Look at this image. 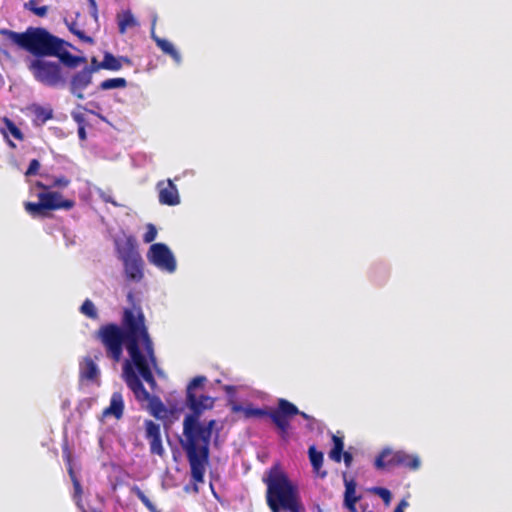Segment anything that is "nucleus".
<instances>
[{
	"label": "nucleus",
	"mask_w": 512,
	"mask_h": 512,
	"mask_svg": "<svg viewBox=\"0 0 512 512\" xmlns=\"http://www.w3.org/2000/svg\"><path fill=\"white\" fill-rule=\"evenodd\" d=\"M0 34L35 56L28 63V70L36 81L48 87H63L66 84L61 64L76 68L87 61L85 57L71 54L67 47L72 45L45 28L28 27L21 33L1 29Z\"/></svg>",
	"instance_id": "nucleus-1"
},
{
	"label": "nucleus",
	"mask_w": 512,
	"mask_h": 512,
	"mask_svg": "<svg viewBox=\"0 0 512 512\" xmlns=\"http://www.w3.org/2000/svg\"><path fill=\"white\" fill-rule=\"evenodd\" d=\"M96 338L105 348L107 357L114 362L120 361L125 345L141 377L151 386L156 384L149 362L155 366L157 359L141 308H125L121 326L115 323L102 325L96 331Z\"/></svg>",
	"instance_id": "nucleus-2"
},
{
	"label": "nucleus",
	"mask_w": 512,
	"mask_h": 512,
	"mask_svg": "<svg viewBox=\"0 0 512 512\" xmlns=\"http://www.w3.org/2000/svg\"><path fill=\"white\" fill-rule=\"evenodd\" d=\"M206 381L205 376L194 377L187 386L186 405L192 411L183 420L184 439L180 440L181 447L189 461L191 477L195 483L204 481L205 467L209 461L210 440L215 420H210L206 425L199 423V418L205 410L211 409L214 399L200 395L196 396L194 389L200 387Z\"/></svg>",
	"instance_id": "nucleus-3"
},
{
	"label": "nucleus",
	"mask_w": 512,
	"mask_h": 512,
	"mask_svg": "<svg viewBox=\"0 0 512 512\" xmlns=\"http://www.w3.org/2000/svg\"><path fill=\"white\" fill-rule=\"evenodd\" d=\"M265 482L267 484L266 500L272 512H280V510L289 512L305 511L297 487L292 484L284 472L271 469Z\"/></svg>",
	"instance_id": "nucleus-4"
},
{
	"label": "nucleus",
	"mask_w": 512,
	"mask_h": 512,
	"mask_svg": "<svg viewBox=\"0 0 512 512\" xmlns=\"http://www.w3.org/2000/svg\"><path fill=\"white\" fill-rule=\"evenodd\" d=\"M232 410L234 412H242L244 417L247 419L269 417L279 430L280 436L283 440L288 439L290 419L298 413V407L284 398H279L277 401V407L270 411L265 408L253 407L251 404L245 407L241 405H234Z\"/></svg>",
	"instance_id": "nucleus-5"
},
{
	"label": "nucleus",
	"mask_w": 512,
	"mask_h": 512,
	"mask_svg": "<svg viewBox=\"0 0 512 512\" xmlns=\"http://www.w3.org/2000/svg\"><path fill=\"white\" fill-rule=\"evenodd\" d=\"M124 378L127 386L133 392L139 402H148L150 413L156 418H162L166 414V407L158 396H152L144 387L142 381L135 373L131 363L126 361L124 365Z\"/></svg>",
	"instance_id": "nucleus-6"
},
{
	"label": "nucleus",
	"mask_w": 512,
	"mask_h": 512,
	"mask_svg": "<svg viewBox=\"0 0 512 512\" xmlns=\"http://www.w3.org/2000/svg\"><path fill=\"white\" fill-rule=\"evenodd\" d=\"M117 251L123 262L126 278L140 282L144 276V263L138 251L136 239L133 236L127 237L122 244L117 245Z\"/></svg>",
	"instance_id": "nucleus-7"
},
{
	"label": "nucleus",
	"mask_w": 512,
	"mask_h": 512,
	"mask_svg": "<svg viewBox=\"0 0 512 512\" xmlns=\"http://www.w3.org/2000/svg\"><path fill=\"white\" fill-rule=\"evenodd\" d=\"M39 202H25V211L32 217L45 216L46 211L59 209L70 210L75 206V201L63 199L62 194L56 191L41 192L38 194Z\"/></svg>",
	"instance_id": "nucleus-8"
},
{
	"label": "nucleus",
	"mask_w": 512,
	"mask_h": 512,
	"mask_svg": "<svg viewBox=\"0 0 512 512\" xmlns=\"http://www.w3.org/2000/svg\"><path fill=\"white\" fill-rule=\"evenodd\" d=\"M149 262L157 268L173 273L176 270V260L168 246L164 243L152 244L147 253Z\"/></svg>",
	"instance_id": "nucleus-9"
},
{
	"label": "nucleus",
	"mask_w": 512,
	"mask_h": 512,
	"mask_svg": "<svg viewBox=\"0 0 512 512\" xmlns=\"http://www.w3.org/2000/svg\"><path fill=\"white\" fill-rule=\"evenodd\" d=\"M95 68H83L74 73L69 82V90L76 98L84 99V90L92 83Z\"/></svg>",
	"instance_id": "nucleus-10"
},
{
	"label": "nucleus",
	"mask_w": 512,
	"mask_h": 512,
	"mask_svg": "<svg viewBox=\"0 0 512 512\" xmlns=\"http://www.w3.org/2000/svg\"><path fill=\"white\" fill-rule=\"evenodd\" d=\"M159 203L166 206H176L180 203L177 186L171 179L161 180L156 184Z\"/></svg>",
	"instance_id": "nucleus-11"
},
{
	"label": "nucleus",
	"mask_w": 512,
	"mask_h": 512,
	"mask_svg": "<svg viewBox=\"0 0 512 512\" xmlns=\"http://www.w3.org/2000/svg\"><path fill=\"white\" fill-rule=\"evenodd\" d=\"M145 426V438L148 440L150 445V452L153 455L163 456L165 453L162 445L161 428L160 425L152 420H146Z\"/></svg>",
	"instance_id": "nucleus-12"
},
{
	"label": "nucleus",
	"mask_w": 512,
	"mask_h": 512,
	"mask_svg": "<svg viewBox=\"0 0 512 512\" xmlns=\"http://www.w3.org/2000/svg\"><path fill=\"white\" fill-rule=\"evenodd\" d=\"M398 451L391 449H383L381 453L376 457L374 466L377 470H391L395 467H399L398 463Z\"/></svg>",
	"instance_id": "nucleus-13"
},
{
	"label": "nucleus",
	"mask_w": 512,
	"mask_h": 512,
	"mask_svg": "<svg viewBox=\"0 0 512 512\" xmlns=\"http://www.w3.org/2000/svg\"><path fill=\"white\" fill-rule=\"evenodd\" d=\"M27 110L33 116V124L35 126H42L54 116L53 109L50 106H42L39 104H31Z\"/></svg>",
	"instance_id": "nucleus-14"
},
{
	"label": "nucleus",
	"mask_w": 512,
	"mask_h": 512,
	"mask_svg": "<svg viewBox=\"0 0 512 512\" xmlns=\"http://www.w3.org/2000/svg\"><path fill=\"white\" fill-rule=\"evenodd\" d=\"M124 63L130 65L131 60L127 57H116L110 52H105L103 60L99 63L96 69L119 71L123 67Z\"/></svg>",
	"instance_id": "nucleus-15"
},
{
	"label": "nucleus",
	"mask_w": 512,
	"mask_h": 512,
	"mask_svg": "<svg viewBox=\"0 0 512 512\" xmlns=\"http://www.w3.org/2000/svg\"><path fill=\"white\" fill-rule=\"evenodd\" d=\"M79 375L81 380L89 382H95L98 380L100 371L91 357H85L80 363Z\"/></svg>",
	"instance_id": "nucleus-16"
},
{
	"label": "nucleus",
	"mask_w": 512,
	"mask_h": 512,
	"mask_svg": "<svg viewBox=\"0 0 512 512\" xmlns=\"http://www.w3.org/2000/svg\"><path fill=\"white\" fill-rule=\"evenodd\" d=\"M64 459L66 460V462L68 464V474H69V476L71 478V481H72L73 487H74L73 498H74L76 504L79 507H82L81 501H82L83 490H82V486L80 484V481L78 480V478H77V476H76V474L74 472V469L72 467L71 454H70L68 449L64 450Z\"/></svg>",
	"instance_id": "nucleus-17"
},
{
	"label": "nucleus",
	"mask_w": 512,
	"mask_h": 512,
	"mask_svg": "<svg viewBox=\"0 0 512 512\" xmlns=\"http://www.w3.org/2000/svg\"><path fill=\"white\" fill-rule=\"evenodd\" d=\"M344 507L350 512H356V503L360 500V496L356 495V482L351 479H345Z\"/></svg>",
	"instance_id": "nucleus-18"
},
{
	"label": "nucleus",
	"mask_w": 512,
	"mask_h": 512,
	"mask_svg": "<svg viewBox=\"0 0 512 512\" xmlns=\"http://www.w3.org/2000/svg\"><path fill=\"white\" fill-rule=\"evenodd\" d=\"M151 38L153 39V41L156 43V45L161 49V51L164 54L170 56L176 63L181 62V55L176 50L174 45L171 42H169L168 40L157 36L155 34L154 28H152V30H151Z\"/></svg>",
	"instance_id": "nucleus-19"
},
{
	"label": "nucleus",
	"mask_w": 512,
	"mask_h": 512,
	"mask_svg": "<svg viewBox=\"0 0 512 512\" xmlns=\"http://www.w3.org/2000/svg\"><path fill=\"white\" fill-rule=\"evenodd\" d=\"M124 411V401L120 392H114L110 399V405L103 410L104 416H114L120 419Z\"/></svg>",
	"instance_id": "nucleus-20"
},
{
	"label": "nucleus",
	"mask_w": 512,
	"mask_h": 512,
	"mask_svg": "<svg viewBox=\"0 0 512 512\" xmlns=\"http://www.w3.org/2000/svg\"><path fill=\"white\" fill-rule=\"evenodd\" d=\"M308 454L314 472L321 478L326 477L327 472L321 471L323 465V453L321 451H317L314 446H311L309 447Z\"/></svg>",
	"instance_id": "nucleus-21"
},
{
	"label": "nucleus",
	"mask_w": 512,
	"mask_h": 512,
	"mask_svg": "<svg viewBox=\"0 0 512 512\" xmlns=\"http://www.w3.org/2000/svg\"><path fill=\"white\" fill-rule=\"evenodd\" d=\"M399 467H406L410 470H417L421 465V461L417 455L408 454L405 451L398 450Z\"/></svg>",
	"instance_id": "nucleus-22"
},
{
	"label": "nucleus",
	"mask_w": 512,
	"mask_h": 512,
	"mask_svg": "<svg viewBox=\"0 0 512 512\" xmlns=\"http://www.w3.org/2000/svg\"><path fill=\"white\" fill-rule=\"evenodd\" d=\"M332 440H333L334 445L329 453V457L335 462H340L342 459V453H344L343 452V449H344L343 440H342V438L337 437L335 435H333Z\"/></svg>",
	"instance_id": "nucleus-23"
},
{
	"label": "nucleus",
	"mask_w": 512,
	"mask_h": 512,
	"mask_svg": "<svg viewBox=\"0 0 512 512\" xmlns=\"http://www.w3.org/2000/svg\"><path fill=\"white\" fill-rule=\"evenodd\" d=\"M127 81L125 78H109L102 81L99 85L100 90H111L117 88H125Z\"/></svg>",
	"instance_id": "nucleus-24"
},
{
	"label": "nucleus",
	"mask_w": 512,
	"mask_h": 512,
	"mask_svg": "<svg viewBox=\"0 0 512 512\" xmlns=\"http://www.w3.org/2000/svg\"><path fill=\"white\" fill-rule=\"evenodd\" d=\"M3 123L5 124L6 130L17 140L23 141L24 134L22 131L16 126V124L9 118L4 117Z\"/></svg>",
	"instance_id": "nucleus-25"
},
{
	"label": "nucleus",
	"mask_w": 512,
	"mask_h": 512,
	"mask_svg": "<svg viewBox=\"0 0 512 512\" xmlns=\"http://www.w3.org/2000/svg\"><path fill=\"white\" fill-rule=\"evenodd\" d=\"M132 491L150 512H159L156 506L150 501V499L139 487H133Z\"/></svg>",
	"instance_id": "nucleus-26"
},
{
	"label": "nucleus",
	"mask_w": 512,
	"mask_h": 512,
	"mask_svg": "<svg viewBox=\"0 0 512 512\" xmlns=\"http://www.w3.org/2000/svg\"><path fill=\"white\" fill-rule=\"evenodd\" d=\"M136 24V20L134 19L132 13L130 11H126L123 13L122 18L119 21V31L123 34L128 27H133Z\"/></svg>",
	"instance_id": "nucleus-27"
},
{
	"label": "nucleus",
	"mask_w": 512,
	"mask_h": 512,
	"mask_svg": "<svg viewBox=\"0 0 512 512\" xmlns=\"http://www.w3.org/2000/svg\"><path fill=\"white\" fill-rule=\"evenodd\" d=\"M69 184L70 179L66 176H58L53 178V182L50 186H46L42 182H37L36 186L41 189H49L51 187L66 188Z\"/></svg>",
	"instance_id": "nucleus-28"
},
{
	"label": "nucleus",
	"mask_w": 512,
	"mask_h": 512,
	"mask_svg": "<svg viewBox=\"0 0 512 512\" xmlns=\"http://www.w3.org/2000/svg\"><path fill=\"white\" fill-rule=\"evenodd\" d=\"M82 314L90 319H96L98 317L97 309L90 299H86L80 307Z\"/></svg>",
	"instance_id": "nucleus-29"
},
{
	"label": "nucleus",
	"mask_w": 512,
	"mask_h": 512,
	"mask_svg": "<svg viewBox=\"0 0 512 512\" xmlns=\"http://www.w3.org/2000/svg\"><path fill=\"white\" fill-rule=\"evenodd\" d=\"M68 29L71 33L76 35L81 41L86 43H92L93 39L90 36H87L85 32L77 27L76 22L67 23Z\"/></svg>",
	"instance_id": "nucleus-30"
},
{
	"label": "nucleus",
	"mask_w": 512,
	"mask_h": 512,
	"mask_svg": "<svg viewBox=\"0 0 512 512\" xmlns=\"http://www.w3.org/2000/svg\"><path fill=\"white\" fill-rule=\"evenodd\" d=\"M146 228H147V230H146L145 234L143 235V241L145 243H151L156 239L157 229L151 223L148 224Z\"/></svg>",
	"instance_id": "nucleus-31"
},
{
	"label": "nucleus",
	"mask_w": 512,
	"mask_h": 512,
	"mask_svg": "<svg viewBox=\"0 0 512 512\" xmlns=\"http://www.w3.org/2000/svg\"><path fill=\"white\" fill-rule=\"evenodd\" d=\"M373 492L375 494H377L379 497H381L385 503L390 502L392 495H391V492L387 488L376 487L373 489Z\"/></svg>",
	"instance_id": "nucleus-32"
},
{
	"label": "nucleus",
	"mask_w": 512,
	"mask_h": 512,
	"mask_svg": "<svg viewBox=\"0 0 512 512\" xmlns=\"http://www.w3.org/2000/svg\"><path fill=\"white\" fill-rule=\"evenodd\" d=\"M40 169V162L37 159H32L29 163L28 169L25 172L26 176L36 175Z\"/></svg>",
	"instance_id": "nucleus-33"
},
{
	"label": "nucleus",
	"mask_w": 512,
	"mask_h": 512,
	"mask_svg": "<svg viewBox=\"0 0 512 512\" xmlns=\"http://www.w3.org/2000/svg\"><path fill=\"white\" fill-rule=\"evenodd\" d=\"M35 1L34 0H30L29 1V9L31 11H33L37 16L39 17H44L46 16L47 12H48V7L47 6H41V7H34Z\"/></svg>",
	"instance_id": "nucleus-34"
},
{
	"label": "nucleus",
	"mask_w": 512,
	"mask_h": 512,
	"mask_svg": "<svg viewBox=\"0 0 512 512\" xmlns=\"http://www.w3.org/2000/svg\"><path fill=\"white\" fill-rule=\"evenodd\" d=\"M342 457L344 459V463L347 467H349L353 461V456L349 452L342 453Z\"/></svg>",
	"instance_id": "nucleus-35"
},
{
	"label": "nucleus",
	"mask_w": 512,
	"mask_h": 512,
	"mask_svg": "<svg viewBox=\"0 0 512 512\" xmlns=\"http://www.w3.org/2000/svg\"><path fill=\"white\" fill-rule=\"evenodd\" d=\"M408 506V502L406 500H401L399 504L396 506L393 512H404V509Z\"/></svg>",
	"instance_id": "nucleus-36"
},
{
	"label": "nucleus",
	"mask_w": 512,
	"mask_h": 512,
	"mask_svg": "<svg viewBox=\"0 0 512 512\" xmlns=\"http://www.w3.org/2000/svg\"><path fill=\"white\" fill-rule=\"evenodd\" d=\"M100 62H98V60L93 57L91 59V64L89 66H85L84 68H96L98 65H99ZM100 69H95V72L99 71Z\"/></svg>",
	"instance_id": "nucleus-37"
},
{
	"label": "nucleus",
	"mask_w": 512,
	"mask_h": 512,
	"mask_svg": "<svg viewBox=\"0 0 512 512\" xmlns=\"http://www.w3.org/2000/svg\"><path fill=\"white\" fill-rule=\"evenodd\" d=\"M78 136L81 140H85L86 139V131H85V128L83 126H80L78 128Z\"/></svg>",
	"instance_id": "nucleus-38"
},
{
	"label": "nucleus",
	"mask_w": 512,
	"mask_h": 512,
	"mask_svg": "<svg viewBox=\"0 0 512 512\" xmlns=\"http://www.w3.org/2000/svg\"><path fill=\"white\" fill-rule=\"evenodd\" d=\"M101 198L104 202L112 203L114 206H117L116 201H114L111 196L102 195Z\"/></svg>",
	"instance_id": "nucleus-39"
},
{
	"label": "nucleus",
	"mask_w": 512,
	"mask_h": 512,
	"mask_svg": "<svg viewBox=\"0 0 512 512\" xmlns=\"http://www.w3.org/2000/svg\"><path fill=\"white\" fill-rule=\"evenodd\" d=\"M296 415H300V416H301V417H303L304 419H309V418H310V416H309V415H307V414H306L305 412H303V411H300L299 409H298V413H296Z\"/></svg>",
	"instance_id": "nucleus-40"
},
{
	"label": "nucleus",
	"mask_w": 512,
	"mask_h": 512,
	"mask_svg": "<svg viewBox=\"0 0 512 512\" xmlns=\"http://www.w3.org/2000/svg\"><path fill=\"white\" fill-rule=\"evenodd\" d=\"M225 390H226L228 393H230V392L234 391V387H233V386H226V387H225Z\"/></svg>",
	"instance_id": "nucleus-41"
},
{
	"label": "nucleus",
	"mask_w": 512,
	"mask_h": 512,
	"mask_svg": "<svg viewBox=\"0 0 512 512\" xmlns=\"http://www.w3.org/2000/svg\"><path fill=\"white\" fill-rule=\"evenodd\" d=\"M8 145H9L10 147H12V148H15V147H16V145H15L11 140H9V139H8Z\"/></svg>",
	"instance_id": "nucleus-42"
},
{
	"label": "nucleus",
	"mask_w": 512,
	"mask_h": 512,
	"mask_svg": "<svg viewBox=\"0 0 512 512\" xmlns=\"http://www.w3.org/2000/svg\"><path fill=\"white\" fill-rule=\"evenodd\" d=\"M128 299H129L130 301H132V299H133V295H132V293H131V292L128 294Z\"/></svg>",
	"instance_id": "nucleus-43"
},
{
	"label": "nucleus",
	"mask_w": 512,
	"mask_h": 512,
	"mask_svg": "<svg viewBox=\"0 0 512 512\" xmlns=\"http://www.w3.org/2000/svg\"><path fill=\"white\" fill-rule=\"evenodd\" d=\"M2 133L4 134V137H5V138H8V136H7V133H6V130H5V129H2Z\"/></svg>",
	"instance_id": "nucleus-44"
},
{
	"label": "nucleus",
	"mask_w": 512,
	"mask_h": 512,
	"mask_svg": "<svg viewBox=\"0 0 512 512\" xmlns=\"http://www.w3.org/2000/svg\"><path fill=\"white\" fill-rule=\"evenodd\" d=\"M90 2H91V4H92L94 7H96V3H95V1H94V0H90Z\"/></svg>",
	"instance_id": "nucleus-45"
},
{
	"label": "nucleus",
	"mask_w": 512,
	"mask_h": 512,
	"mask_svg": "<svg viewBox=\"0 0 512 512\" xmlns=\"http://www.w3.org/2000/svg\"><path fill=\"white\" fill-rule=\"evenodd\" d=\"M92 512H101V511H98V510H93Z\"/></svg>",
	"instance_id": "nucleus-46"
}]
</instances>
